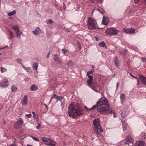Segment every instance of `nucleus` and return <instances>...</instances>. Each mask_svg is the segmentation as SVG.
Returning <instances> with one entry per match:
<instances>
[{
  "label": "nucleus",
  "instance_id": "f257e3e1",
  "mask_svg": "<svg viewBox=\"0 0 146 146\" xmlns=\"http://www.w3.org/2000/svg\"><path fill=\"white\" fill-rule=\"evenodd\" d=\"M100 100L96 103V108L97 111L102 114H107L112 113L111 109L110 108L108 102L106 99H101Z\"/></svg>",
  "mask_w": 146,
  "mask_h": 146
},
{
  "label": "nucleus",
  "instance_id": "f03ea898",
  "mask_svg": "<svg viewBox=\"0 0 146 146\" xmlns=\"http://www.w3.org/2000/svg\"><path fill=\"white\" fill-rule=\"evenodd\" d=\"M83 110L79 104H74L72 102L69 105L68 108V113L71 117L75 118L83 114Z\"/></svg>",
  "mask_w": 146,
  "mask_h": 146
},
{
  "label": "nucleus",
  "instance_id": "7ed1b4c3",
  "mask_svg": "<svg viewBox=\"0 0 146 146\" xmlns=\"http://www.w3.org/2000/svg\"><path fill=\"white\" fill-rule=\"evenodd\" d=\"M94 72V70L93 69L90 71L87 72L86 75L88 76L89 78L86 82L88 86L93 90L94 91L97 92H99L100 91L98 90L99 88V86L95 83H93V74Z\"/></svg>",
  "mask_w": 146,
  "mask_h": 146
},
{
  "label": "nucleus",
  "instance_id": "20e7f679",
  "mask_svg": "<svg viewBox=\"0 0 146 146\" xmlns=\"http://www.w3.org/2000/svg\"><path fill=\"white\" fill-rule=\"evenodd\" d=\"M100 120L99 118L95 119L93 121V128L95 130V133L97 135H101L100 132H102L103 130L100 125Z\"/></svg>",
  "mask_w": 146,
  "mask_h": 146
},
{
  "label": "nucleus",
  "instance_id": "39448f33",
  "mask_svg": "<svg viewBox=\"0 0 146 146\" xmlns=\"http://www.w3.org/2000/svg\"><path fill=\"white\" fill-rule=\"evenodd\" d=\"M87 22L88 27L90 30L96 29V23L95 19L90 17L87 20Z\"/></svg>",
  "mask_w": 146,
  "mask_h": 146
},
{
  "label": "nucleus",
  "instance_id": "423d86ee",
  "mask_svg": "<svg viewBox=\"0 0 146 146\" xmlns=\"http://www.w3.org/2000/svg\"><path fill=\"white\" fill-rule=\"evenodd\" d=\"M119 32V31L116 29L111 27L106 29L105 33L107 35L113 36L116 35Z\"/></svg>",
  "mask_w": 146,
  "mask_h": 146
},
{
  "label": "nucleus",
  "instance_id": "0eeeda50",
  "mask_svg": "<svg viewBox=\"0 0 146 146\" xmlns=\"http://www.w3.org/2000/svg\"><path fill=\"white\" fill-rule=\"evenodd\" d=\"M42 141L44 143L50 146H55L56 142L50 138L42 137Z\"/></svg>",
  "mask_w": 146,
  "mask_h": 146
},
{
  "label": "nucleus",
  "instance_id": "6e6552de",
  "mask_svg": "<svg viewBox=\"0 0 146 146\" xmlns=\"http://www.w3.org/2000/svg\"><path fill=\"white\" fill-rule=\"evenodd\" d=\"M126 141L125 143V145H128L129 146H133V142L134 141L132 137H130L129 138L126 137L125 139Z\"/></svg>",
  "mask_w": 146,
  "mask_h": 146
},
{
  "label": "nucleus",
  "instance_id": "1a4fd4ad",
  "mask_svg": "<svg viewBox=\"0 0 146 146\" xmlns=\"http://www.w3.org/2000/svg\"><path fill=\"white\" fill-rule=\"evenodd\" d=\"M9 85L8 81L7 79L3 78L0 83V86L2 88H5L7 87Z\"/></svg>",
  "mask_w": 146,
  "mask_h": 146
},
{
  "label": "nucleus",
  "instance_id": "9d476101",
  "mask_svg": "<svg viewBox=\"0 0 146 146\" xmlns=\"http://www.w3.org/2000/svg\"><path fill=\"white\" fill-rule=\"evenodd\" d=\"M21 104L23 105L26 106L27 104V96L25 95L23 98L21 100Z\"/></svg>",
  "mask_w": 146,
  "mask_h": 146
},
{
  "label": "nucleus",
  "instance_id": "9b49d317",
  "mask_svg": "<svg viewBox=\"0 0 146 146\" xmlns=\"http://www.w3.org/2000/svg\"><path fill=\"white\" fill-rule=\"evenodd\" d=\"M53 98H55L57 100L56 101V102H57L58 100H62L64 98V97L62 96H57L56 94H54L52 96L50 99V100L49 102V103H50L51 102Z\"/></svg>",
  "mask_w": 146,
  "mask_h": 146
},
{
  "label": "nucleus",
  "instance_id": "f8f14e48",
  "mask_svg": "<svg viewBox=\"0 0 146 146\" xmlns=\"http://www.w3.org/2000/svg\"><path fill=\"white\" fill-rule=\"evenodd\" d=\"M109 22L110 21L108 17H103L102 21V23L104 25H107L108 24Z\"/></svg>",
  "mask_w": 146,
  "mask_h": 146
},
{
  "label": "nucleus",
  "instance_id": "ddd939ff",
  "mask_svg": "<svg viewBox=\"0 0 146 146\" xmlns=\"http://www.w3.org/2000/svg\"><path fill=\"white\" fill-rule=\"evenodd\" d=\"M139 76L142 83L146 85V78L141 74L139 75Z\"/></svg>",
  "mask_w": 146,
  "mask_h": 146
},
{
  "label": "nucleus",
  "instance_id": "4468645a",
  "mask_svg": "<svg viewBox=\"0 0 146 146\" xmlns=\"http://www.w3.org/2000/svg\"><path fill=\"white\" fill-rule=\"evenodd\" d=\"M135 146H145V143L143 141H139L136 142Z\"/></svg>",
  "mask_w": 146,
  "mask_h": 146
},
{
  "label": "nucleus",
  "instance_id": "2eb2a0df",
  "mask_svg": "<svg viewBox=\"0 0 146 146\" xmlns=\"http://www.w3.org/2000/svg\"><path fill=\"white\" fill-rule=\"evenodd\" d=\"M120 99L121 100V103L123 104L125 100V95L123 93H121L120 96Z\"/></svg>",
  "mask_w": 146,
  "mask_h": 146
},
{
  "label": "nucleus",
  "instance_id": "dca6fc26",
  "mask_svg": "<svg viewBox=\"0 0 146 146\" xmlns=\"http://www.w3.org/2000/svg\"><path fill=\"white\" fill-rule=\"evenodd\" d=\"M23 119L21 118H19L16 122V123L18 124V125L20 126L23 124Z\"/></svg>",
  "mask_w": 146,
  "mask_h": 146
},
{
  "label": "nucleus",
  "instance_id": "f3484780",
  "mask_svg": "<svg viewBox=\"0 0 146 146\" xmlns=\"http://www.w3.org/2000/svg\"><path fill=\"white\" fill-rule=\"evenodd\" d=\"M11 27L15 30V32L20 30V28L17 25H13L12 26H11Z\"/></svg>",
  "mask_w": 146,
  "mask_h": 146
},
{
  "label": "nucleus",
  "instance_id": "a211bd4d",
  "mask_svg": "<svg viewBox=\"0 0 146 146\" xmlns=\"http://www.w3.org/2000/svg\"><path fill=\"white\" fill-rule=\"evenodd\" d=\"M122 121L123 130V131H125L126 129V127L127 125V123L125 121H123L122 120Z\"/></svg>",
  "mask_w": 146,
  "mask_h": 146
},
{
  "label": "nucleus",
  "instance_id": "6ab92c4d",
  "mask_svg": "<svg viewBox=\"0 0 146 146\" xmlns=\"http://www.w3.org/2000/svg\"><path fill=\"white\" fill-rule=\"evenodd\" d=\"M38 64L37 63H34L33 66L32 67L34 69L36 70V72L38 73L37 69L38 67Z\"/></svg>",
  "mask_w": 146,
  "mask_h": 146
},
{
  "label": "nucleus",
  "instance_id": "aec40b11",
  "mask_svg": "<svg viewBox=\"0 0 146 146\" xmlns=\"http://www.w3.org/2000/svg\"><path fill=\"white\" fill-rule=\"evenodd\" d=\"M30 89L31 91H34L37 90L38 88V86L36 85L33 84L31 86Z\"/></svg>",
  "mask_w": 146,
  "mask_h": 146
},
{
  "label": "nucleus",
  "instance_id": "412c9836",
  "mask_svg": "<svg viewBox=\"0 0 146 146\" xmlns=\"http://www.w3.org/2000/svg\"><path fill=\"white\" fill-rule=\"evenodd\" d=\"M98 45L100 47H104L105 48H107V47L106 46L104 42H102L98 44Z\"/></svg>",
  "mask_w": 146,
  "mask_h": 146
},
{
  "label": "nucleus",
  "instance_id": "4be33fe9",
  "mask_svg": "<svg viewBox=\"0 0 146 146\" xmlns=\"http://www.w3.org/2000/svg\"><path fill=\"white\" fill-rule=\"evenodd\" d=\"M114 63L116 66L118 67L120 65V64L119 60L117 59V57H115V59L114 60Z\"/></svg>",
  "mask_w": 146,
  "mask_h": 146
},
{
  "label": "nucleus",
  "instance_id": "5701e85b",
  "mask_svg": "<svg viewBox=\"0 0 146 146\" xmlns=\"http://www.w3.org/2000/svg\"><path fill=\"white\" fill-rule=\"evenodd\" d=\"M84 107L87 110V111H89L94 110L96 108V105H94L92 108L90 109L88 108L86 106H84Z\"/></svg>",
  "mask_w": 146,
  "mask_h": 146
},
{
  "label": "nucleus",
  "instance_id": "b1692460",
  "mask_svg": "<svg viewBox=\"0 0 146 146\" xmlns=\"http://www.w3.org/2000/svg\"><path fill=\"white\" fill-rule=\"evenodd\" d=\"M8 31L9 33V35L10 36V38L11 39H12L14 38V36L13 32L9 29L8 30Z\"/></svg>",
  "mask_w": 146,
  "mask_h": 146
},
{
  "label": "nucleus",
  "instance_id": "393cba45",
  "mask_svg": "<svg viewBox=\"0 0 146 146\" xmlns=\"http://www.w3.org/2000/svg\"><path fill=\"white\" fill-rule=\"evenodd\" d=\"M16 35L17 37V38H20L21 37V35L22 34V32L21 31H18L16 32H15Z\"/></svg>",
  "mask_w": 146,
  "mask_h": 146
},
{
  "label": "nucleus",
  "instance_id": "a878e982",
  "mask_svg": "<svg viewBox=\"0 0 146 146\" xmlns=\"http://www.w3.org/2000/svg\"><path fill=\"white\" fill-rule=\"evenodd\" d=\"M16 13V11L15 10H13L11 12H9L8 13V15L9 16H13L15 15Z\"/></svg>",
  "mask_w": 146,
  "mask_h": 146
},
{
  "label": "nucleus",
  "instance_id": "bb28decb",
  "mask_svg": "<svg viewBox=\"0 0 146 146\" xmlns=\"http://www.w3.org/2000/svg\"><path fill=\"white\" fill-rule=\"evenodd\" d=\"M32 32L34 35H36L39 34V31L36 29L35 31H33Z\"/></svg>",
  "mask_w": 146,
  "mask_h": 146
},
{
  "label": "nucleus",
  "instance_id": "cd10ccee",
  "mask_svg": "<svg viewBox=\"0 0 146 146\" xmlns=\"http://www.w3.org/2000/svg\"><path fill=\"white\" fill-rule=\"evenodd\" d=\"M11 91L12 92L16 91L17 90V88L14 85H13L11 87Z\"/></svg>",
  "mask_w": 146,
  "mask_h": 146
},
{
  "label": "nucleus",
  "instance_id": "c85d7f7f",
  "mask_svg": "<svg viewBox=\"0 0 146 146\" xmlns=\"http://www.w3.org/2000/svg\"><path fill=\"white\" fill-rule=\"evenodd\" d=\"M135 31V30L134 29L129 28V33L130 34H133L134 33Z\"/></svg>",
  "mask_w": 146,
  "mask_h": 146
},
{
  "label": "nucleus",
  "instance_id": "c756f323",
  "mask_svg": "<svg viewBox=\"0 0 146 146\" xmlns=\"http://www.w3.org/2000/svg\"><path fill=\"white\" fill-rule=\"evenodd\" d=\"M97 10L102 14H103L104 13V10L102 8L100 9H97Z\"/></svg>",
  "mask_w": 146,
  "mask_h": 146
},
{
  "label": "nucleus",
  "instance_id": "7c9ffc66",
  "mask_svg": "<svg viewBox=\"0 0 146 146\" xmlns=\"http://www.w3.org/2000/svg\"><path fill=\"white\" fill-rule=\"evenodd\" d=\"M129 28H124L123 29V32L126 33L128 34L129 33Z\"/></svg>",
  "mask_w": 146,
  "mask_h": 146
},
{
  "label": "nucleus",
  "instance_id": "2f4dec72",
  "mask_svg": "<svg viewBox=\"0 0 146 146\" xmlns=\"http://www.w3.org/2000/svg\"><path fill=\"white\" fill-rule=\"evenodd\" d=\"M0 69L1 71V73L5 72L7 70V69L5 68H3L2 67H1L0 68Z\"/></svg>",
  "mask_w": 146,
  "mask_h": 146
},
{
  "label": "nucleus",
  "instance_id": "473e14b6",
  "mask_svg": "<svg viewBox=\"0 0 146 146\" xmlns=\"http://www.w3.org/2000/svg\"><path fill=\"white\" fill-rule=\"evenodd\" d=\"M16 60L18 63L21 65L22 64L21 59L20 58H17V59Z\"/></svg>",
  "mask_w": 146,
  "mask_h": 146
},
{
  "label": "nucleus",
  "instance_id": "72a5a7b5",
  "mask_svg": "<svg viewBox=\"0 0 146 146\" xmlns=\"http://www.w3.org/2000/svg\"><path fill=\"white\" fill-rule=\"evenodd\" d=\"M58 55L57 54H55L54 55V60L56 61L58 60Z\"/></svg>",
  "mask_w": 146,
  "mask_h": 146
},
{
  "label": "nucleus",
  "instance_id": "f704fd0d",
  "mask_svg": "<svg viewBox=\"0 0 146 146\" xmlns=\"http://www.w3.org/2000/svg\"><path fill=\"white\" fill-rule=\"evenodd\" d=\"M32 113L33 115V117L35 119L38 118H37L38 117V116H36L35 112H33Z\"/></svg>",
  "mask_w": 146,
  "mask_h": 146
},
{
  "label": "nucleus",
  "instance_id": "c9c22d12",
  "mask_svg": "<svg viewBox=\"0 0 146 146\" xmlns=\"http://www.w3.org/2000/svg\"><path fill=\"white\" fill-rule=\"evenodd\" d=\"M143 62H146V58H140Z\"/></svg>",
  "mask_w": 146,
  "mask_h": 146
},
{
  "label": "nucleus",
  "instance_id": "e433bc0d",
  "mask_svg": "<svg viewBox=\"0 0 146 146\" xmlns=\"http://www.w3.org/2000/svg\"><path fill=\"white\" fill-rule=\"evenodd\" d=\"M61 106H62V109H63L64 107V102L62 101L61 102Z\"/></svg>",
  "mask_w": 146,
  "mask_h": 146
},
{
  "label": "nucleus",
  "instance_id": "4c0bfd02",
  "mask_svg": "<svg viewBox=\"0 0 146 146\" xmlns=\"http://www.w3.org/2000/svg\"><path fill=\"white\" fill-rule=\"evenodd\" d=\"M17 125V124H16V123L15 124V126H14L15 128L16 129H17L19 128L20 127V126L19 125Z\"/></svg>",
  "mask_w": 146,
  "mask_h": 146
},
{
  "label": "nucleus",
  "instance_id": "58836bf2",
  "mask_svg": "<svg viewBox=\"0 0 146 146\" xmlns=\"http://www.w3.org/2000/svg\"><path fill=\"white\" fill-rule=\"evenodd\" d=\"M77 44L78 45L79 48V49H81V45L79 42H77Z\"/></svg>",
  "mask_w": 146,
  "mask_h": 146
},
{
  "label": "nucleus",
  "instance_id": "ea45409f",
  "mask_svg": "<svg viewBox=\"0 0 146 146\" xmlns=\"http://www.w3.org/2000/svg\"><path fill=\"white\" fill-rule=\"evenodd\" d=\"M62 50L63 52V53L64 54H65L66 52L67 51V50H66L65 48H63L62 49Z\"/></svg>",
  "mask_w": 146,
  "mask_h": 146
},
{
  "label": "nucleus",
  "instance_id": "a19ab883",
  "mask_svg": "<svg viewBox=\"0 0 146 146\" xmlns=\"http://www.w3.org/2000/svg\"><path fill=\"white\" fill-rule=\"evenodd\" d=\"M52 23H53V21H52L51 19H49L48 20L47 23L51 24Z\"/></svg>",
  "mask_w": 146,
  "mask_h": 146
},
{
  "label": "nucleus",
  "instance_id": "79ce46f5",
  "mask_svg": "<svg viewBox=\"0 0 146 146\" xmlns=\"http://www.w3.org/2000/svg\"><path fill=\"white\" fill-rule=\"evenodd\" d=\"M40 124L39 123H38V125L36 127V128L37 129H39L40 128Z\"/></svg>",
  "mask_w": 146,
  "mask_h": 146
},
{
  "label": "nucleus",
  "instance_id": "37998d69",
  "mask_svg": "<svg viewBox=\"0 0 146 146\" xmlns=\"http://www.w3.org/2000/svg\"><path fill=\"white\" fill-rule=\"evenodd\" d=\"M141 0H134V2L135 4L138 3Z\"/></svg>",
  "mask_w": 146,
  "mask_h": 146
},
{
  "label": "nucleus",
  "instance_id": "c03bdc74",
  "mask_svg": "<svg viewBox=\"0 0 146 146\" xmlns=\"http://www.w3.org/2000/svg\"><path fill=\"white\" fill-rule=\"evenodd\" d=\"M26 116L27 117H28V118H29L32 115L31 114V113H30V114H26Z\"/></svg>",
  "mask_w": 146,
  "mask_h": 146
},
{
  "label": "nucleus",
  "instance_id": "a18cd8bd",
  "mask_svg": "<svg viewBox=\"0 0 146 146\" xmlns=\"http://www.w3.org/2000/svg\"><path fill=\"white\" fill-rule=\"evenodd\" d=\"M32 138H33V139L35 140L36 141H39V140H38V139H37V138H36V137H31Z\"/></svg>",
  "mask_w": 146,
  "mask_h": 146
},
{
  "label": "nucleus",
  "instance_id": "49530a36",
  "mask_svg": "<svg viewBox=\"0 0 146 146\" xmlns=\"http://www.w3.org/2000/svg\"><path fill=\"white\" fill-rule=\"evenodd\" d=\"M30 69H31V68L29 67H26V68L25 69V70H26L27 72H28V70H30Z\"/></svg>",
  "mask_w": 146,
  "mask_h": 146
},
{
  "label": "nucleus",
  "instance_id": "de8ad7c7",
  "mask_svg": "<svg viewBox=\"0 0 146 146\" xmlns=\"http://www.w3.org/2000/svg\"><path fill=\"white\" fill-rule=\"evenodd\" d=\"M63 4H64L63 5V8H64V9H65L66 8V6L64 4V2L63 3Z\"/></svg>",
  "mask_w": 146,
  "mask_h": 146
},
{
  "label": "nucleus",
  "instance_id": "09e8293b",
  "mask_svg": "<svg viewBox=\"0 0 146 146\" xmlns=\"http://www.w3.org/2000/svg\"><path fill=\"white\" fill-rule=\"evenodd\" d=\"M118 86H119V83L118 82L117 83V86H116V89L117 90L118 88Z\"/></svg>",
  "mask_w": 146,
  "mask_h": 146
},
{
  "label": "nucleus",
  "instance_id": "8fccbe9b",
  "mask_svg": "<svg viewBox=\"0 0 146 146\" xmlns=\"http://www.w3.org/2000/svg\"><path fill=\"white\" fill-rule=\"evenodd\" d=\"M121 117H123V118H124L125 117V116L124 115H123V113L122 112H121Z\"/></svg>",
  "mask_w": 146,
  "mask_h": 146
},
{
  "label": "nucleus",
  "instance_id": "3c124183",
  "mask_svg": "<svg viewBox=\"0 0 146 146\" xmlns=\"http://www.w3.org/2000/svg\"><path fill=\"white\" fill-rule=\"evenodd\" d=\"M22 65V67L25 69V70L26 68V67H25L23 65V64H21Z\"/></svg>",
  "mask_w": 146,
  "mask_h": 146
},
{
  "label": "nucleus",
  "instance_id": "603ef678",
  "mask_svg": "<svg viewBox=\"0 0 146 146\" xmlns=\"http://www.w3.org/2000/svg\"><path fill=\"white\" fill-rule=\"evenodd\" d=\"M56 62H57L59 63H61V62L59 59H58V60L56 61Z\"/></svg>",
  "mask_w": 146,
  "mask_h": 146
},
{
  "label": "nucleus",
  "instance_id": "864d4df0",
  "mask_svg": "<svg viewBox=\"0 0 146 146\" xmlns=\"http://www.w3.org/2000/svg\"><path fill=\"white\" fill-rule=\"evenodd\" d=\"M9 146H16V145L15 144H13L10 145Z\"/></svg>",
  "mask_w": 146,
  "mask_h": 146
},
{
  "label": "nucleus",
  "instance_id": "5fc2aeb1",
  "mask_svg": "<svg viewBox=\"0 0 146 146\" xmlns=\"http://www.w3.org/2000/svg\"><path fill=\"white\" fill-rule=\"evenodd\" d=\"M50 51H49L48 52V54H47V57H48V56H49V55H50Z\"/></svg>",
  "mask_w": 146,
  "mask_h": 146
},
{
  "label": "nucleus",
  "instance_id": "6e6d98bb",
  "mask_svg": "<svg viewBox=\"0 0 146 146\" xmlns=\"http://www.w3.org/2000/svg\"><path fill=\"white\" fill-rule=\"evenodd\" d=\"M6 46H5L4 47H0V49H3L4 48H5L6 47Z\"/></svg>",
  "mask_w": 146,
  "mask_h": 146
},
{
  "label": "nucleus",
  "instance_id": "4d7b16f0",
  "mask_svg": "<svg viewBox=\"0 0 146 146\" xmlns=\"http://www.w3.org/2000/svg\"><path fill=\"white\" fill-rule=\"evenodd\" d=\"M113 113L114 114V117H116V115H115V113L114 112H113Z\"/></svg>",
  "mask_w": 146,
  "mask_h": 146
},
{
  "label": "nucleus",
  "instance_id": "13d9d810",
  "mask_svg": "<svg viewBox=\"0 0 146 146\" xmlns=\"http://www.w3.org/2000/svg\"><path fill=\"white\" fill-rule=\"evenodd\" d=\"M27 146H33L31 145L27 144Z\"/></svg>",
  "mask_w": 146,
  "mask_h": 146
},
{
  "label": "nucleus",
  "instance_id": "bf43d9fd",
  "mask_svg": "<svg viewBox=\"0 0 146 146\" xmlns=\"http://www.w3.org/2000/svg\"><path fill=\"white\" fill-rule=\"evenodd\" d=\"M144 4L146 6V0H144Z\"/></svg>",
  "mask_w": 146,
  "mask_h": 146
},
{
  "label": "nucleus",
  "instance_id": "052dcab7",
  "mask_svg": "<svg viewBox=\"0 0 146 146\" xmlns=\"http://www.w3.org/2000/svg\"><path fill=\"white\" fill-rule=\"evenodd\" d=\"M91 2H94V0H91Z\"/></svg>",
  "mask_w": 146,
  "mask_h": 146
},
{
  "label": "nucleus",
  "instance_id": "680f3d73",
  "mask_svg": "<svg viewBox=\"0 0 146 146\" xmlns=\"http://www.w3.org/2000/svg\"><path fill=\"white\" fill-rule=\"evenodd\" d=\"M134 77L135 78V79H137V78L136 77H135V76H134Z\"/></svg>",
  "mask_w": 146,
  "mask_h": 146
},
{
  "label": "nucleus",
  "instance_id": "e2e57ef3",
  "mask_svg": "<svg viewBox=\"0 0 146 146\" xmlns=\"http://www.w3.org/2000/svg\"><path fill=\"white\" fill-rule=\"evenodd\" d=\"M1 0H0V4L1 3Z\"/></svg>",
  "mask_w": 146,
  "mask_h": 146
},
{
  "label": "nucleus",
  "instance_id": "0e129e2a",
  "mask_svg": "<svg viewBox=\"0 0 146 146\" xmlns=\"http://www.w3.org/2000/svg\"><path fill=\"white\" fill-rule=\"evenodd\" d=\"M138 84H139V82L138 80Z\"/></svg>",
  "mask_w": 146,
  "mask_h": 146
},
{
  "label": "nucleus",
  "instance_id": "69168bd1",
  "mask_svg": "<svg viewBox=\"0 0 146 146\" xmlns=\"http://www.w3.org/2000/svg\"><path fill=\"white\" fill-rule=\"evenodd\" d=\"M45 106H46V107L47 108V106L46 105H45Z\"/></svg>",
  "mask_w": 146,
  "mask_h": 146
},
{
  "label": "nucleus",
  "instance_id": "338daca9",
  "mask_svg": "<svg viewBox=\"0 0 146 146\" xmlns=\"http://www.w3.org/2000/svg\"><path fill=\"white\" fill-rule=\"evenodd\" d=\"M132 76H133V77H134V76H133V75H132Z\"/></svg>",
  "mask_w": 146,
  "mask_h": 146
},
{
  "label": "nucleus",
  "instance_id": "774afa93",
  "mask_svg": "<svg viewBox=\"0 0 146 146\" xmlns=\"http://www.w3.org/2000/svg\"><path fill=\"white\" fill-rule=\"evenodd\" d=\"M92 68H93V66H92Z\"/></svg>",
  "mask_w": 146,
  "mask_h": 146
}]
</instances>
